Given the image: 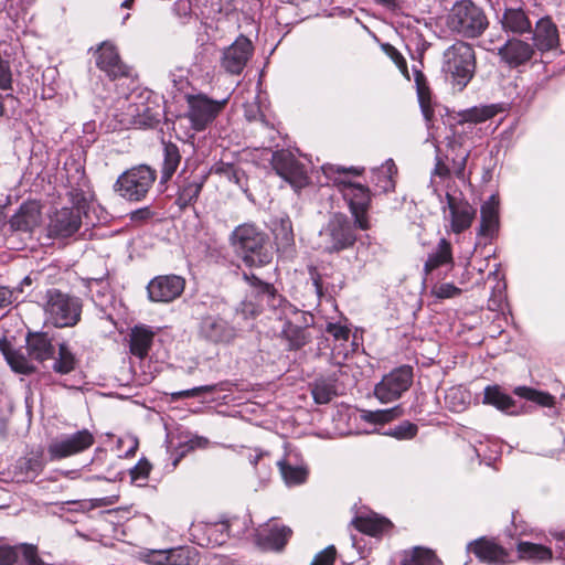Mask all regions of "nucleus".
I'll list each match as a JSON object with an SVG mask.
<instances>
[{
  "mask_svg": "<svg viewBox=\"0 0 565 565\" xmlns=\"http://www.w3.org/2000/svg\"><path fill=\"white\" fill-rule=\"evenodd\" d=\"M271 164L277 174L290 183L294 189L300 190L308 185L307 168L296 159L291 151L286 149L274 151Z\"/></svg>",
  "mask_w": 565,
  "mask_h": 565,
  "instance_id": "4468645a",
  "label": "nucleus"
},
{
  "mask_svg": "<svg viewBox=\"0 0 565 565\" xmlns=\"http://www.w3.org/2000/svg\"><path fill=\"white\" fill-rule=\"evenodd\" d=\"M95 441L88 429L77 430L73 434L62 435L53 439L47 454L51 460H61L88 449Z\"/></svg>",
  "mask_w": 565,
  "mask_h": 565,
  "instance_id": "2eb2a0df",
  "label": "nucleus"
},
{
  "mask_svg": "<svg viewBox=\"0 0 565 565\" xmlns=\"http://www.w3.org/2000/svg\"><path fill=\"white\" fill-rule=\"evenodd\" d=\"M185 280L178 275L157 276L147 286L148 297L153 302H170L184 290Z\"/></svg>",
  "mask_w": 565,
  "mask_h": 565,
  "instance_id": "412c9836",
  "label": "nucleus"
},
{
  "mask_svg": "<svg viewBox=\"0 0 565 565\" xmlns=\"http://www.w3.org/2000/svg\"><path fill=\"white\" fill-rule=\"evenodd\" d=\"M324 330L334 341L331 350V363L341 365L358 348L354 340H351V329L340 322H328Z\"/></svg>",
  "mask_w": 565,
  "mask_h": 565,
  "instance_id": "4be33fe9",
  "label": "nucleus"
},
{
  "mask_svg": "<svg viewBox=\"0 0 565 565\" xmlns=\"http://www.w3.org/2000/svg\"><path fill=\"white\" fill-rule=\"evenodd\" d=\"M168 565H198L199 553L191 546H178L168 550Z\"/></svg>",
  "mask_w": 565,
  "mask_h": 565,
  "instance_id": "a18cd8bd",
  "label": "nucleus"
},
{
  "mask_svg": "<svg viewBox=\"0 0 565 565\" xmlns=\"http://www.w3.org/2000/svg\"><path fill=\"white\" fill-rule=\"evenodd\" d=\"M254 54V44L245 35L239 34L235 41L222 52L221 66L232 75H241Z\"/></svg>",
  "mask_w": 565,
  "mask_h": 565,
  "instance_id": "a211bd4d",
  "label": "nucleus"
},
{
  "mask_svg": "<svg viewBox=\"0 0 565 565\" xmlns=\"http://www.w3.org/2000/svg\"><path fill=\"white\" fill-rule=\"evenodd\" d=\"M414 372L411 365H401L384 375L375 385L374 394L382 403L398 399L413 384Z\"/></svg>",
  "mask_w": 565,
  "mask_h": 565,
  "instance_id": "f8f14e48",
  "label": "nucleus"
},
{
  "mask_svg": "<svg viewBox=\"0 0 565 565\" xmlns=\"http://www.w3.org/2000/svg\"><path fill=\"white\" fill-rule=\"evenodd\" d=\"M82 307L79 298L50 288L45 292L43 303L45 322L55 328L74 327L81 320Z\"/></svg>",
  "mask_w": 565,
  "mask_h": 565,
  "instance_id": "6e6552de",
  "label": "nucleus"
},
{
  "mask_svg": "<svg viewBox=\"0 0 565 565\" xmlns=\"http://www.w3.org/2000/svg\"><path fill=\"white\" fill-rule=\"evenodd\" d=\"M162 164L160 170V184H164L171 180L173 174L177 172L182 156L180 153L179 147L171 142L162 140Z\"/></svg>",
  "mask_w": 565,
  "mask_h": 565,
  "instance_id": "72a5a7b5",
  "label": "nucleus"
},
{
  "mask_svg": "<svg viewBox=\"0 0 565 565\" xmlns=\"http://www.w3.org/2000/svg\"><path fill=\"white\" fill-rule=\"evenodd\" d=\"M291 534L290 527L276 522H268L256 530L255 542L263 550L281 551Z\"/></svg>",
  "mask_w": 565,
  "mask_h": 565,
  "instance_id": "b1692460",
  "label": "nucleus"
},
{
  "mask_svg": "<svg viewBox=\"0 0 565 565\" xmlns=\"http://www.w3.org/2000/svg\"><path fill=\"white\" fill-rule=\"evenodd\" d=\"M417 433L418 427L416 424H413L408 420H404L395 425L394 427L390 428L388 431H386L385 434L397 439H412L417 435Z\"/></svg>",
  "mask_w": 565,
  "mask_h": 565,
  "instance_id": "6e6d98bb",
  "label": "nucleus"
},
{
  "mask_svg": "<svg viewBox=\"0 0 565 565\" xmlns=\"http://www.w3.org/2000/svg\"><path fill=\"white\" fill-rule=\"evenodd\" d=\"M8 364L15 373H20L23 375H30L35 372V365L28 360L22 353L15 351L13 355H11L7 360Z\"/></svg>",
  "mask_w": 565,
  "mask_h": 565,
  "instance_id": "5fc2aeb1",
  "label": "nucleus"
},
{
  "mask_svg": "<svg viewBox=\"0 0 565 565\" xmlns=\"http://www.w3.org/2000/svg\"><path fill=\"white\" fill-rule=\"evenodd\" d=\"M244 116L248 121H259L265 127H269V122L256 103L245 106Z\"/></svg>",
  "mask_w": 565,
  "mask_h": 565,
  "instance_id": "774afa93",
  "label": "nucleus"
},
{
  "mask_svg": "<svg viewBox=\"0 0 565 565\" xmlns=\"http://www.w3.org/2000/svg\"><path fill=\"white\" fill-rule=\"evenodd\" d=\"M498 13L501 30L511 38H520L532 33V22L525 6L515 0L513 3H504V8Z\"/></svg>",
  "mask_w": 565,
  "mask_h": 565,
  "instance_id": "dca6fc26",
  "label": "nucleus"
},
{
  "mask_svg": "<svg viewBox=\"0 0 565 565\" xmlns=\"http://www.w3.org/2000/svg\"><path fill=\"white\" fill-rule=\"evenodd\" d=\"M150 469L151 465L147 460L140 459L137 465L130 469L131 481L137 486H143L148 479Z\"/></svg>",
  "mask_w": 565,
  "mask_h": 565,
  "instance_id": "13d9d810",
  "label": "nucleus"
},
{
  "mask_svg": "<svg viewBox=\"0 0 565 565\" xmlns=\"http://www.w3.org/2000/svg\"><path fill=\"white\" fill-rule=\"evenodd\" d=\"M499 231V212L490 207L480 210V226L478 235L492 239Z\"/></svg>",
  "mask_w": 565,
  "mask_h": 565,
  "instance_id": "37998d69",
  "label": "nucleus"
},
{
  "mask_svg": "<svg viewBox=\"0 0 565 565\" xmlns=\"http://www.w3.org/2000/svg\"><path fill=\"white\" fill-rule=\"evenodd\" d=\"M281 335L288 342L289 350H299L311 340V334L308 330L294 327L292 323L284 322Z\"/></svg>",
  "mask_w": 565,
  "mask_h": 565,
  "instance_id": "79ce46f5",
  "label": "nucleus"
},
{
  "mask_svg": "<svg viewBox=\"0 0 565 565\" xmlns=\"http://www.w3.org/2000/svg\"><path fill=\"white\" fill-rule=\"evenodd\" d=\"M41 213L35 203H23L10 217L8 230L12 233H31L40 222Z\"/></svg>",
  "mask_w": 565,
  "mask_h": 565,
  "instance_id": "c756f323",
  "label": "nucleus"
},
{
  "mask_svg": "<svg viewBox=\"0 0 565 565\" xmlns=\"http://www.w3.org/2000/svg\"><path fill=\"white\" fill-rule=\"evenodd\" d=\"M344 199L349 202L350 211L355 220V225L365 231L369 228L366 210L370 204L369 189L356 183H349L344 188Z\"/></svg>",
  "mask_w": 565,
  "mask_h": 565,
  "instance_id": "5701e85b",
  "label": "nucleus"
},
{
  "mask_svg": "<svg viewBox=\"0 0 565 565\" xmlns=\"http://www.w3.org/2000/svg\"><path fill=\"white\" fill-rule=\"evenodd\" d=\"M445 199L446 205H443L441 209L444 213H446V209L449 211L448 215L445 214V220L449 221L451 232L460 234L468 230L477 215L476 207L466 199L449 192H446Z\"/></svg>",
  "mask_w": 565,
  "mask_h": 565,
  "instance_id": "6ab92c4d",
  "label": "nucleus"
},
{
  "mask_svg": "<svg viewBox=\"0 0 565 565\" xmlns=\"http://www.w3.org/2000/svg\"><path fill=\"white\" fill-rule=\"evenodd\" d=\"M356 228L355 220L352 222L348 215L331 214L318 233L317 249L331 255L352 248L358 241Z\"/></svg>",
  "mask_w": 565,
  "mask_h": 565,
  "instance_id": "423d86ee",
  "label": "nucleus"
},
{
  "mask_svg": "<svg viewBox=\"0 0 565 565\" xmlns=\"http://www.w3.org/2000/svg\"><path fill=\"white\" fill-rule=\"evenodd\" d=\"M397 172V168L392 159L385 161L380 168L373 170L374 178L377 179V186L387 192L394 189L393 174Z\"/></svg>",
  "mask_w": 565,
  "mask_h": 565,
  "instance_id": "09e8293b",
  "label": "nucleus"
},
{
  "mask_svg": "<svg viewBox=\"0 0 565 565\" xmlns=\"http://www.w3.org/2000/svg\"><path fill=\"white\" fill-rule=\"evenodd\" d=\"M216 390V385H201L189 390L178 391L171 394L173 401L181 398H191L201 395L202 393H213Z\"/></svg>",
  "mask_w": 565,
  "mask_h": 565,
  "instance_id": "680f3d73",
  "label": "nucleus"
},
{
  "mask_svg": "<svg viewBox=\"0 0 565 565\" xmlns=\"http://www.w3.org/2000/svg\"><path fill=\"white\" fill-rule=\"evenodd\" d=\"M15 553V563L20 565H44L39 556L38 547L33 544L22 543L13 546Z\"/></svg>",
  "mask_w": 565,
  "mask_h": 565,
  "instance_id": "8fccbe9b",
  "label": "nucleus"
},
{
  "mask_svg": "<svg viewBox=\"0 0 565 565\" xmlns=\"http://www.w3.org/2000/svg\"><path fill=\"white\" fill-rule=\"evenodd\" d=\"M209 172L199 169L189 170L184 168L177 177L175 205L181 211L193 206L207 180Z\"/></svg>",
  "mask_w": 565,
  "mask_h": 565,
  "instance_id": "ddd939ff",
  "label": "nucleus"
},
{
  "mask_svg": "<svg viewBox=\"0 0 565 565\" xmlns=\"http://www.w3.org/2000/svg\"><path fill=\"white\" fill-rule=\"evenodd\" d=\"M211 311L199 317L196 338L210 345L230 347L239 338L242 329L232 319V312L225 306L214 301Z\"/></svg>",
  "mask_w": 565,
  "mask_h": 565,
  "instance_id": "f03ea898",
  "label": "nucleus"
},
{
  "mask_svg": "<svg viewBox=\"0 0 565 565\" xmlns=\"http://www.w3.org/2000/svg\"><path fill=\"white\" fill-rule=\"evenodd\" d=\"M460 294L461 289L449 282L437 284L431 288V295L438 300L455 298Z\"/></svg>",
  "mask_w": 565,
  "mask_h": 565,
  "instance_id": "bf43d9fd",
  "label": "nucleus"
},
{
  "mask_svg": "<svg viewBox=\"0 0 565 565\" xmlns=\"http://www.w3.org/2000/svg\"><path fill=\"white\" fill-rule=\"evenodd\" d=\"M448 30L462 39H477L489 28L484 10L472 0H457L446 15Z\"/></svg>",
  "mask_w": 565,
  "mask_h": 565,
  "instance_id": "39448f33",
  "label": "nucleus"
},
{
  "mask_svg": "<svg viewBox=\"0 0 565 565\" xmlns=\"http://www.w3.org/2000/svg\"><path fill=\"white\" fill-rule=\"evenodd\" d=\"M157 179V171L147 164H139L122 172L114 184V190L125 200H143Z\"/></svg>",
  "mask_w": 565,
  "mask_h": 565,
  "instance_id": "1a4fd4ad",
  "label": "nucleus"
},
{
  "mask_svg": "<svg viewBox=\"0 0 565 565\" xmlns=\"http://www.w3.org/2000/svg\"><path fill=\"white\" fill-rule=\"evenodd\" d=\"M142 558L150 565H164L168 564V550H149L143 553Z\"/></svg>",
  "mask_w": 565,
  "mask_h": 565,
  "instance_id": "0e129e2a",
  "label": "nucleus"
},
{
  "mask_svg": "<svg viewBox=\"0 0 565 565\" xmlns=\"http://www.w3.org/2000/svg\"><path fill=\"white\" fill-rule=\"evenodd\" d=\"M382 47H383V51L385 52V54L395 63L397 68L401 71V73L407 79H409L407 63H406L405 58L403 57V55L397 51V49L388 43L383 44Z\"/></svg>",
  "mask_w": 565,
  "mask_h": 565,
  "instance_id": "052dcab7",
  "label": "nucleus"
},
{
  "mask_svg": "<svg viewBox=\"0 0 565 565\" xmlns=\"http://www.w3.org/2000/svg\"><path fill=\"white\" fill-rule=\"evenodd\" d=\"M230 241L236 255L248 267H264L273 260L274 252L268 236L255 224L236 226Z\"/></svg>",
  "mask_w": 565,
  "mask_h": 565,
  "instance_id": "f257e3e1",
  "label": "nucleus"
},
{
  "mask_svg": "<svg viewBox=\"0 0 565 565\" xmlns=\"http://www.w3.org/2000/svg\"><path fill=\"white\" fill-rule=\"evenodd\" d=\"M188 111L185 114L191 127L196 131L205 130L220 115L228 97L216 100L203 93L185 94Z\"/></svg>",
  "mask_w": 565,
  "mask_h": 565,
  "instance_id": "9d476101",
  "label": "nucleus"
},
{
  "mask_svg": "<svg viewBox=\"0 0 565 565\" xmlns=\"http://www.w3.org/2000/svg\"><path fill=\"white\" fill-rule=\"evenodd\" d=\"M401 565H441V561L434 551L415 546L409 551H404Z\"/></svg>",
  "mask_w": 565,
  "mask_h": 565,
  "instance_id": "a19ab883",
  "label": "nucleus"
},
{
  "mask_svg": "<svg viewBox=\"0 0 565 565\" xmlns=\"http://www.w3.org/2000/svg\"><path fill=\"white\" fill-rule=\"evenodd\" d=\"M271 233L278 253L289 254L295 246V234L289 215L282 213L271 218Z\"/></svg>",
  "mask_w": 565,
  "mask_h": 565,
  "instance_id": "c85d7f7f",
  "label": "nucleus"
},
{
  "mask_svg": "<svg viewBox=\"0 0 565 565\" xmlns=\"http://www.w3.org/2000/svg\"><path fill=\"white\" fill-rule=\"evenodd\" d=\"M515 395L526 401L533 402L540 406L553 409V416H558V411L555 407L556 399L547 392L537 391L527 386H518L514 388Z\"/></svg>",
  "mask_w": 565,
  "mask_h": 565,
  "instance_id": "ea45409f",
  "label": "nucleus"
},
{
  "mask_svg": "<svg viewBox=\"0 0 565 565\" xmlns=\"http://www.w3.org/2000/svg\"><path fill=\"white\" fill-rule=\"evenodd\" d=\"M534 53V46L520 38L508 39L498 50L501 60L510 67H518L527 63Z\"/></svg>",
  "mask_w": 565,
  "mask_h": 565,
  "instance_id": "a878e982",
  "label": "nucleus"
},
{
  "mask_svg": "<svg viewBox=\"0 0 565 565\" xmlns=\"http://www.w3.org/2000/svg\"><path fill=\"white\" fill-rule=\"evenodd\" d=\"M352 522L360 532L371 536L380 535L392 526L390 520L379 516L375 513L358 515Z\"/></svg>",
  "mask_w": 565,
  "mask_h": 565,
  "instance_id": "4c0bfd02",
  "label": "nucleus"
},
{
  "mask_svg": "<svg viewBox=\"0 0 565 565\" xmlns=\"http://www.w3.org/2000/svg\"><path fill=\"white\" fill-rule=\"evenodd\" d=\"M337 556V550L333 545L327 546L319 552L310 565H333Z\"/></svg>",
  "mask_w": 565,
  "mask_h": 565,
  "instance_id": "338daca9",
  "label": "nucleus"
},
{
  "mask_svg": "<svg viewBox=\"0 0 565 565\" xmlns=\"http://www.w3.org/2000/svg\"><path fill=\"white\" fill-rule=\"evenodd\" d=\"M212 170L230 182L237 184L241 189L246 185L245 172L234 163L220 161L213 166Z\"/></svg>",
  "mask_w": 565,
  "mask_h": 565,
  "instance_id": "de8ad7c7",
  "label": "nucleus"
},
{
  "mask_svg": "<svg viewBox=\"0 0 565 565\" xmlns=\"http://www.w3.org/2000/svg\"><path fill=\"white\" fill-rule=\"evenodd\" d=\"M243 278L249 284L252 290L246 295L235 308V313L243 319H254L259 316L266 307L277 310L282 301V296L277 292L275 287L259 279L253 273H244Z\"/></svg>",
  "mask_w": 565,
  "mask_h": 565,
  "instance_id": "0eeeda50",
  "label": "nucleus"
},
{
  "mask_svg": "<svg viewBox=\"0 0 565 565\" xmlns=\"http://www.w3.org/2000/svg\"><path fill=\"white\" fill-rule=\"evenodd\" d=\"M519 558L533 564L551 562L553 552L550 547L531 542L520 541L516 545Z\"/></svg>",
  "mask_w": 565,
  "mask_h": 565,
  "instance_id": "e433bc0d",
  "label": "nucleus"
},
{
  "mask_svg": "<svg viewBox=\"0 0 565 565\" xmlns=\"http://www.w3.org/2000/svg\"><path fill=\"white\" fill-rule=\"evenodd\" d=\"M26 351L31 359L39 362L50 360L55 353L53 338L46 332L29 333L26 337Z\"/></svg>",
  "mask_w": 565,
  "mask_h": 565,
  "instance_id": "2f4dec72",
  "label": "nucleus"
},
{
  "mask_svg": "<svg viewBox=\"0 0 565 565\" xmlns=\"http://www.w3.org/2000/svg\"><path fill=\"white\" fill-rule=\"evenodd\" d=\"M15 469L22 481L33 480L43 470V460L40 456L22 457L17 461Z\"/></svg>",
  "mask_w": 565,
  "mask_h": 565,
  "instance_id": "c03bdc74",
  "label": "nucleus"
},
{
  "mask_svg": "<svg viewBox=\"0 0 565 565\" xmlns=\"http://www.w3.org/2000/svg\"><path fill=\"white\" fill-rule=\"evenodd\" d=\"M153 332L145 327H135L130 333V353L139 359L148 355L153 340Z\"/></svg>",
  "mask_w": 565,
  "mask_h": 565,
  "instance_id": "58836bf2",
  "label": "nucleus"
},
{
  "mask_svg": "<svg viewBox=\"0 0 565 565\" xmlns=\"http://www.w3.org/2000/svg\"><path fill=\"white\" fill-rule=\"evenodd\" d=\"M533 46L544 53L557 47L559 34L557 25L550 17L541 18L536 21L535 28H532Z\"/></svg>",
  "mask_w": 565,
  "mask_h": 565,
  "instance_id": "cd10ccee",
  "label": "nucleus"
},
{
  "mask_svg": "<svg viewBox=\"0 0 565 565\" xmlns=\"http://www.w3.org/2000/svg\"><path fill=\"white\" fill-rule=\"evenodd\" d=\"M71 207H62L50 216L47 226L52 238H67L73 236L82 225L87 228L95 226L90 215V202L82 189H72L68 192Z\"/></svg>",
  "mask_w": 565,
  "mask_h": 565,
  "instance_id": "7ed1b4c3",
  "label": "nucleus"
},
{
  "mask_svg": "<svg viewBox=\"0 0 565 565\" xmlns=\"http://www.w3.org/2000/svg\"><path fill=\"white\" fill-rule=\"evenodd\" d=\"M277 310L280 311L279 318L284 320L285 323H292L294 327L308 330L315 323L312 313L299 310L284 297Z\"/></svg>",
  "mask_w": 565,
  "mask_h": 565,
  "instance_id": "f704fd0d",
  "label": "nucleus"
},
{
  "mask_svg": "<svg viewBox=\"0 0 565 565\" xmlns=\"http://www.w3.org/2000/svg\"><path fill=\"white\" fill-rule=\"evenodd\" d=\"M447 265H454L451 244L446 238H440L436 248L428 254L424 265V273L428 276L435 269Z\"/></svg>",
  "mask_w": 565,
  "mask_h": 565,
  "instance_id": "c9c22d12",
  "label": "nucleus"
},
{
  "mask_svg": "<svg viewBox=\"0 0 565 565\" xmlns=\"http://www.w3.org/2000/svg\"><path fill=\"white\" fill-rule=\"evenodd\" d=\"M414 75L423 116L427 121H429L434 115V110L430 107L428 100H426L425 94L428 92V87L426 85L425 75L422 73V71L416 68H414Z\"/></svg>",
  "mask_w": 565,
  "mask_h": 565,
  "instance_id": "864d4df0",
  "label": "nucleus"
},
{
  "mask_svg": "<svg viewBox=\"0 0 565 565\" xmlns=\"http://www.w3.org/2000/svg\"><path fill=\"white\" fill-rule=\"evenodd\" d=\"M477 67L476 52L471 44L456 41L443 54L441 72L445 79L462 90L473 78Z\"/></svg>",
  "mask_w": 565,
  "mask_h": 565,
  "instance_id": "20e7f679",
  "label": "nucleus"
},
{
  "mask_svg": "<svg viewBox=\"0 0 565 565\" xmlns=\"http://www.w3.org/2000/svg\"><path fill=\"white\" fill-rule=\"evenodd\" d=\"M77 364L74 353L71 351L67 343L62 342L58 344V356L54 360L53 370L58 374H68L75 370Z\"/></svg>",
  "mask_w": 565,
  "mask_h": 565,
  "instance_id": "49530a36",
  "label": "nucleus"
},
{
  "mask_svg": "<svg viewBox=\"0 0 565 565\" xmlns=\"http://www.w3.org/2000/svg\"><path fill=\"white\" fill-rule=\"evenodd\" d=\"M497 114L494 105L472 107L460 113V121L462 122H482L492 118Z\"/></svg>",
  "mask_w": 565,
  "mask_h": 565,
  "instance_id": "603ef678",
  "label": "nucleus"
},
{
  "mask_svg": "<svg viewBox=\"0 0 565 565\" xmlns=\"http://www.w3.org/2000/svg\"><path fill=\"white\" fill-rule=\"evenodd\" d=\"M468 551L472 552L480 562L489 565H505L511 562V555L505 548L486 539L470 543Z\"/></svg>",
  "mask_w": 565,
  "mask_h": 565,
  "instance_id": "bb28decb",
  "label": "nucleus"
},
{
  "mask_svg": "<svg viewBox=\"0 0 565 565\" xmlns=\"http://www.w3.org/2000/svg\"><path fill=\"white\" fill-rule=\"evenodd\" d=\"M483 403L492 405L508 415H520L527 412L524 404H518L516 401L497 385L484 388Z\"/></svg>",
  "mask_w": 565,
  "mask_h": 565,
  "instance_id": "7c9ffc66",
  "label": "nucleus"
},
{
  "mask_svg": "<svg viewBox=\"0 0 565 565\" xmlns=\"http://www.w3.org/2000/svg\"><path fill=\"white\" fill-rule=\"evenodd\" d=\"M398 411V407H393L391 409H382L375 412H369L363 418L370 423L382 424L392 420Z\"/></svg>",
  "mask_w": 565,
  "mask_h": 565,
  "instance_id": "e2e57ef3",
  "label": "nucleus"
},
{
  "mask_svg": "<svg viewBox=\"0 0 565 565\" xmlns=\"http://www.w3.org/2000/svg\"><path fill=\"white\" fill-rule=\"evenodd\" d=\"M248 460L249 463L255 468V471L258 475L260 481H266L269 479L271 473V461L269 460L267 452L255 449L254 454H249Z\"/></svg>",
  "mask_w": 565,
  "mask_h": 565,
  "instance_id": "3c124183",
  "label": "nucleus"
},
{
  "mask_svg": "<svg viewBox=\"0 0 565 565\" xmlns=\"http://www.w3.org/2000/svg\"><path fill=\"white\" fill-rule=\"evenodd\" d=\"M468 157L469 151L466 149H459L456 156L451 159V163L448 164L439 157V154L436 156V163L431 172L429 188L431 189V193L437 196L440 203H443V195L439 191V183L437 179L444 181L450 178L451 174L456 175L458 179H463Z\"/></svg>",
  "mask_w": 565,
  "mask_h": 565,
  "instance_id": "aec40b11",
  "label": "nucleus"
},
{
  "mask_svg": "<svg viewBox=\"0 0 565 565\" xmlns=\"http://www.w3.org/2000/svg\"><path fill=\"white\" fill-rule=\"evenodd\" d=\"M96 65L109 78L127 76L128 68L122 64L116 46L109 42H103L95 52Z\"/></svg>",
  "mask_w": 565,
  "mask_h": 565,
  "instance_id": "393cba45",
  "label": "nucleus"
},
{
  "mask_svg": "<svg viewBox=\"0 0 565 565\" xmlns=\"http://www.w3.org/2000/svg\"><path fill=\"white\" fill-rule=\"evenodd\" d=\"M168 81L172 86L171 94H173V97H175L177 93H184L190 85L188 79V71L184 68H178L170 72L168 75Z\"/></svg>",
  "mask_w": 565,
  "mask_h": 565,
  "instance_id": "4d7b16f0",
  "label": "nucleus"
},
{
  "mask_svg": "<svg viewBox=\"0 0 565 565\" xmlns=\"http://www.w3.org/2000/svg\"><path fill=\"white\" fill-rule=\"evenodd\" d=\"M446 401L450 404L451 409L459 412L465 409L467 404L466 397L459 388L451 387L446 394Z\"/></svg>",
  "mask_w": 565,
  "mask_h": 565,
  "instance_id": "69168bd1",
  "label": "nucleus"
},
{
  "mask_svg": "<svg viewBox=\"0 0 565 565\" xmlns=\"http://www.w3.org/2000/svg\"><path fill=\"white\" fill-rule=\"evenodd\" d=\"M337 369L318 376L311 386V394L317 404H327L332 397L344 394L350 384V375L343 363Z\"/></svg>",
  "mask_w": 565,
  "mask_h": 565,
  "instance_id": "9b49d317",
  "label": "nucleus"
},
{
  "mask_svg": "<svg viewBox=\"0 0 565 565\" xmlns=\"http://www.w3.org/2000/svg\"><path fill=\"white\" fill-rule=\"evenodd\" d=\"M298 454L288 452L286 458L278 460L280 475L288 487L298 486L306 481L308 476L307 467L297 462Z\"/></svg>",
  "mask_w": 565,
  "mask_h": 565,
  "instance_id": "473e14b6",
  "label": "nucleus"
},
{
  "mask_svg": "<svg viewBox=\"0 0 565 565\" xmlns=\"http://www.w3.org/2000/svg\"><path fill=\"white\" fill-rule=\"evenodd\" d=\"M139 102L129 107L131 122L137 128L147 129L156 127L163 116V110L152 92H145L139 95Z\"/></svg>",
  "mask_w": 565,
  "mask_h": 565,
  "instance_id": "f3484780",
  "label": "nucleus"
}]
</instances>
